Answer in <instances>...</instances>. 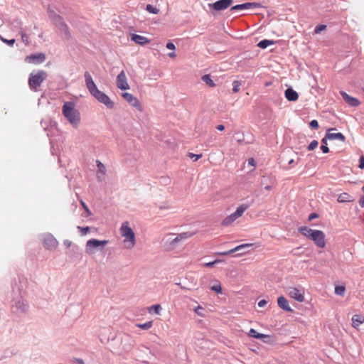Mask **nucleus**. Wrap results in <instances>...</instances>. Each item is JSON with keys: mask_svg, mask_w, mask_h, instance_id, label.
Listing matches in <instances>:
<instances>
[{"mask_svg": "<svg viewBox=\"0 0 364 364\" xmlns=\"http://www.w3.org/2000/svg\"><path fill=\"white\" fill-rule=\"evenodd\" d=\"M85 85L90 95L97 100L100 103L104 104L108 109H112L114 103L108 95L99 90L96 84L89 72L85 73Z\"/></svg>", "mask_w": 364, "mask_h": 364, "instance_id": "obj_1", "label": "nucleus"}, {"mask_svg": "<svg viewBox=\"0 0 364 364\" xmlns=\"http://www.w3.org/2000/svg\"><path fill=\"white\" fill-rule=\"evenodd\" d=\"M63 114L74 129L78 128L81 122L80 112L72 102H65L63 105Z\"/></svg>", "mask_w": 364, "mask_h": 364, "instance_id": "obj_2", "label": "nucleus"}, {"mask_svg": "<svg viewBox=\"0 0 364 364\" xmlns=\"http://www.w3.org/2000/svg\"><path fill=\"white\" fill-rule=\"evenodd\" d=\"M298 230L301 234L313 240L318 247L323 248L326 246L325 234L323 231L313 230L307 226H301Z\"/></svg>", "mask_w": 364, "mask_h": 364, "instance_id": "obj_3", "label": "nucleus"}, {"mask_svg": "<svg viewBox=\"0 0 364 364\" xmlns=\"http://www.w3.org/2000/svg\"><path fill=\"white\" fill-rule=\"evenodd\" d=\"M120 234L124 238V245L126 248L132 249L136 244L135 234L133 230L130 228L128 221L122 223L120 228Z\"/></svg>", "mask_w": 364, "mask_h": 364, "instance_id": "obj_4", "label": "nucleus"}, {"mask_svg": "<svg viewBox=\"0 0 364 364\" xmlns=\"http://www.w3.org/2000/svg\"><path fill=\"white\" fill-rule=\"evenodd\" d=\"M47 77V73L43 70L31 73L28 80L30 90L33 92L38 91L39 87Z\"/></svg>", "mask_w": 364, "mask_h": 364, "instance_id": "obj_5", "label": "nucleus"}, {"mask_svg": "<svg viewBox=\"0 0 364 364\" xmlns=\"http://www.w3.org/2000/svg\"><path fill=\"white\" fill-rule=\"evenodd\" d=\"M249 208L248 205L242 204L237 208V210L232 214L225 217L221 222L223 226H228L232 224L236 219L242 215L244 212Z\"/></svg>", "mask_w": 364, "mask_h": 364, "instance_id": "obj_6", "label": "nucleus"}, {"mask_svg": "<svg viewBox=\"0 0 364 364\" xmlns=\"http://www.w3.org/2000/svg\"><path fill=\"white\" fill-rule=\"evenodd\" d=\"M116 342H120L119 345V350L127 352L131 350L133 345V340L128 334H120L116 339Z\"/></svg>", "mask_w": 364, "mask_h": 364, "instance_id": "obj_7", "label": "nucleus"}, {"mask_svg": "<svg viewBox=\"0 0 364 364\" xmlns=\"http://www.w3.org/2000/svg\"><path fill=\"white\" fill-rule=\"evenodd\" d=\"M108 243V240H99L97 239L89 240L85 245V252L88 255H92L95 252V250L97 248L103 249L104 247Z\"/></svg>", "mask_w": 364, "mask_h": 364, "instance_id": "obj_8", "label": "nucleus"}, {"mask_svg": "<svg viewBox=\"0 0 364 364\" xmlns=\"http://www.w3.org/2000/svg\"><path fill=\"white\" fill-rule=\"evenodd\" d=\"M233 0H218L214 3L208 4V6L212 14L213 11H220L228 9L232 5Z\"/></svg>", "mask_w": 364, "mask_h": 364, "instance_id": "obj_9", "label": "nucleus"}, {"mask_svg": "<svg viewBox=\"0 0 364 364\" xmlns=\"http://www.w3.org/2000/svg\"><path fill=\"white\" fill-rule=\"evenodd\" d=\"M289 296L299 302L304 301V291L296 287H289L287 289Z\"/></svg>", "mask_w": 364, "mask_h": 364, "instance_id": "obj_10", "label": "nucleus"}, {"mask_svg": "<svg viewBox=\"0 0 364 364\" xmlns=\"http://www.w3.org/2000/svg\"><path fill=\"white\" fill-rule=\"evenodd\" d=\"M46 60V55L43 53H38L27 55L25 61L28 63L41 64Z\"/></svg>", "mask_w": 364, "mask_h": 364, "instance_id": "obj_11", "label": "nucleus"}, {"mask_svg": "<svg viewBox=\"0 0 364 364\" xmlns=\"http://www.w3.org/2000/svg\"><path fill=\"white\" fill-rule=\"evenodd\" d=\"M117 87L122 90L129 89L124 70H122L117 77Z\"/></svg>", "mask_w": 364, "mask_h": 364, "instance_id": "obj_12", "label": "nucleus"}, {"mask_svg": "<svg viewBox=\"0 0 364 364\" xmlns=\"http://www.w3.org/2000/svg\"><path fill=\"white\" fill-rule=\"evenodd\" d=\"M262 7V4L258 2H246L241 4H237L231 7L230 11H239L243 9H251Z\"/></svg>", "mask_w": 364, "mask_h": 364, "instance_id": "obj_13", "label": "nucleus"}, {"mask_svg": "<svg viewBox=\"0 0 364 364\" xmlns=\"http://www.w3.org/2000/svg\"><path fill=\"white\" fill-rule=\"evenodd\" d=\"M122 97L125 100L129 102L132 107L136 108L139 111H142V107L136 97L132 94L128 92H124Z\"/></svg>", "mask_w": 364, "mask_h": 364, "instance_id": "obj_14", "label": "nucleus"}, {"mask_svg": "<svg viewBox=\"0 0 364 364\" xmlns=\"http://www.w3.org/2000/svg\"><path fill=\"white\" fill-rule=\"evenodd\" d=\"M43 243L46 248L53 250L58 246V242L51 234H47L43 237Z\"/></svg>", "mask_w": 364, "mask_h": 364, "instance_id": "obj_15", "label": "nucleus"}, {"mask_svg": "<svg viewBox=\"0 0 364 364\" xmlns=\"http://www.w3.org/2000/svg\"><path fill=\"white\" fill-rule=\"evenodd\" d=\"M341 95L345 100V102L348 104L351 107H358L360 105V101L358 99L350 96L348 94L345 92L344 91H341Z\"/></svg>", "mask_w": 364, "mask_h": 364, "instance_id": "obj_16", "label": "nucleus"}, {"mask_svg": "<svg viewBox=\"0 0 364 364\" xmlns=\"http://www.w3.org/2000/svg\"><path fill=\"white\" fill-rule=\"evenodd\" d=\"M335 129H330L326 132V138L328 139V140H338L340 141L344 142L346 140L345 136L341 132H337V133H332L331 131L334 130Z\"/></svg>", "mask_w": 364, "mask_h": 364, "instance_id": "obj_17", "label": "nucleus"}, {"mask_svg": "<svg viewBox=\"0 0 364 364\" xmlns=\"http://www.w3.org/2000/svg\"><path fill=\"white\" fill-rule=\"evenodd\" d=\"M277 304L279 308L282 309L287 311V312H292L293 310L291 308V306L289 304L288 300L283 296H281L278 297L277 299Z\"/></svg>", "mask_w": 364, "mask_h": 364, "instance_id": "obj_18", "label": "nucleus"}, {"mask_svg": "<svg viewBox=\"0 0 364 364\" xmlns=\"http://www.w3.org/2000/svg\"><path fill=\"white\" fill-rule=\"evenodd\" d=\"M14 308L16 309V311L18 313H25L28 309V305L27 302L23 299L18 300L16 302L14 305Z\"/></svg>", "mask_w": 364, "mask_h": 364, "instance_id": "obj_19", "label": "nucleus"}, {"mask_svg": "<svg viewBox=\"0 0 364 364\" xmlns=\"http://www.w3.org/2000/svg\"><path fill=\"white\" fill-rule=\"evenodd\" d=\"M132 41L135 42L136 44L144 46L145 44L149 43L150 40H149L145 36L138 35V34H132L131 37Z\"/></svg>", "mask_w": 364, "mask_h": 364, "instance_id": "obj_20", "label": "nucleus"}, {"mask_svg": "<svg viewBox=\"0 0 364 364\" xmlns=\"http://www.w3.org/2000/svg\"><path fill=\"white\" fill-rule=\"evenodd\" d=\"M284 95H285V97L289 101H291V102L296 101L299 98V95H298L297 92H296L291 87L287 88L285 90Z\"/></svg>", "mask_w": 364, "mask_h": 364, "instance_id": "obj_21", "label": "nucleus"}, {"mask_svg": "<svg viewBox=\"0 0 364 364\" xmlns=\"http://www.w3.org/2000/svg\"><path fill=\"white\" fill-rule=\"evenodd\" d=\"M97 166L98 168L97 173V178L99 181H101L104 179V176L106 173V167L100 161H97Z\"/></svg>", "mask_w": 364, "mask_h": 364, "instance_id": "obj_22", "label": "nucleus"}, {"mask_svg": "<svg viewBox=\"0 0 364 364\" xmlns=\"http://www.w3.org/2000/svg\"><path fill=\"white\" fill-rule=\"evenodd\" d=\"M252 246V244H249V243H246V244H242V245H240L228 251H225V252H218V255H230L233 252H235L237 251H239L242 249H244V248H246V247H250Z\"/></svg>", "mask_w": 364, "mask_h": 364, "instance_id": "obj_23", "label": "nucleus"}, {"mask_svg": "<svg viewBox=\"0 0 364 364\" xmlns=\"http://www.w3.org/2000/svg\"><path fill=\"white\" fill-rule=\"evenodd\" d=\"M364 323V316L360 314H355L352 317V326L358 328L359 326Z\"/></svg>", "mask_w": 364, "mask_h": 364, "instance_id": "obj_24", "label": "nucleus"}, {"mask_svg": "<svg viewBox=\"0 0 364 364\" xmlns=\"http://www.w3.org/2000/svg\"><path fill=\"white\" fill-rule=\"evenodd\" d=\"M187 233H181L176 236L174 238H170L168 242H169L170 245L173 247H175L178 243V242L187 238Z\"/></svg>", "mask_w": 364, "mask_h": 364, "instance_id": "obj_25", "label": "nucleus"}, {"mask_svg": "<svg viewBox=\"0 0 364 364\" xmlns=\"http://www.w3.org/2000/svg\"><path fill=\"white\" fill-rule=\"evenodd\" d=\"M60 31L65 36L66 38H70V33L68 25L64 22L60 23V26L58 27Z\"/></svg>", "mask_w": 364, "mask_h": 364, "instance_id": "obj_26", "label": "nucleus"}, {"mask_svg": "<svg viewBox=\"0 0 364 364\" xmlns=\"http://www.w3.org/2000/svg\"><path fill=\"white\" fill-rule=\"evenodd\" d=\"M202 80L210 87H215V83L210 74H205L202 76Z\"/></svg>", "mask_w": 364, "mask_h": 364, "instance_id": "obj_27", "label": "nucleus"}, {"mask_svg": "<svg viewBox=\"0 0 364 364\" xmlns=\"http://www.w3.org/2000/svg\"><path fill=\"white\" fill-rule=\"evenodd\" d=\"M52 21L56 27H59L60 23H64L63 18L55 14L52 16Z\"/></svg>", "mask_w": 364, "mask_h": 364, "instance_id": "obj_28", "label": "nucleus"}, {"mask_svg": "<svg viewBox=\"0 0 364 364\" xmlns=\"http://www.w3.org/2000/svg\"><path fill=\"white\" fill-rule=\"evenodd\" d=\"M210 289L217 294H222V287L219 281H215V284L210 287Z\"/></svg>", "mask_w": 364, "mask_h": 364, "instance_id": "obj_29", "label": "nucleus"}, {"mask_svg": "<svg viewBox=\"0 0 364 364\" xmlns=\"http://www.w3.org/2000/svg\"><path fill=\"white\" fill-rule=\"evenodd\" d=\"M274 43V42L273 41L264 39L259 41L257 46L261 48H267L269 46L273 45Z\"/></svg>", "mask_w": 364, "mask_h": 364, "instance_id": "obj_30", "label": "nucleus"}, {"mask_svg": "<svg viewBox=\"0 0 364 364\" xmlns=\"http://www.w3.org/2000/svg\"><path fill=\"white\" fill-rule=\"evenodd\" d=\"M19 34L21 35V40L23 41V43L26 45V46H28L29 45L30 43V40H29V37L28 36L27 33H26L23 31H19Z\"/></svg>", "mask_w": 364, "mask_h": 364, "instance_id": "obj_31", "label": "nucleus"}, {"mask_svg": "<svg viewBox=\"0 0 364 364\" xmlns=\"http://www.w3.org/2000/svg\"><path fill=\"white\" fill-rule=\"evenodd\" d=\"M161 310V306L160 304H155V305L151 306L149 308V312L151 314L152 313V311H154V312L156 314H160Z\"/></svg>", "mask_w": 364, "mask_h": 364, "instance_id": "obj_32", "label": "nucleus"}, {"mask_svg": "<svg viewBox=\"0 0 364 364\" xmlns=\"http://www.w3.org/2000/svg\"><path fill=\"white\" fill-rule=\"evenodd\" d=\"M349 198L350 196L348 193H343L338 196V201L340 203L349 202L350 200Z\"/></svg>", "mask_w": 364, "mask_h": 364, "instance_id": "obj_33", "label": "nucleus"}, {"mask_svg": "<svg viewBox=\"0 0 364 364\" xmlns=\"http://www.w3.org/2000/svg\"><path fill=\"white\" fill-rule=\"evenodd\" d=\"M146 10L149 13L153 14H157L159 13V9L156 7H154L151 4H147L146 6Z\"/></svg>", "mask_w": 364, "mask_h": 364, "instance_id": "obj_34", "label": "nucleus"}, {"mask_svg": "<svg viewBox=\"0 0 364 364\" xmlns=\"http://www.w3.org/2000/svg\"><path fill=\"white\" fill-rule=\"evenodd\" d=\"M346 288L344 286L339 285L335 287V294L339 296H343Z\"/></svg>", "mask_w": 364, "mask_h": 364, "instance_id": "obj_35", "label": "nucleus"}, {"mask_svg": "<svg viewBox=\"0 0 364 364\" xmlns=\"http://www.w3.org/2000/svg\"><path fill=\"white\" fill-rule=\"evenodd\" d=\"M152 326H153L152 321H147L144 323L136 324L137 327H139V328L144 329V330L149 329Z\"/></svg>", "mask_w": 364, "mask_h": 364, "instance_id": "obj_36", "label": "nucleus"}, {"mask_svg": "<svg viewBox=\"0 0 364 364\" xmlns=\"http://www.w3.org/2000/svg\"><path fill=\"white\" fill-rule=\"evenodd\" d=\"M241 86V82L238 80H235L232 82V92L234 93H237L240 90V87Z\"/></svg>", "mask_w": 364, "mask_h": 364, "instance_id": "obj_37", "label": "nucleus"}, {"mask_svg": "<svg viewBox=\"0 0 364 364\" xmlns=\"http://www.w3.org/2000/svg\"><path fill=\"white\" fill-rule=\"evenodd\" d=\"M258 339H262L265 343H269L271 342V336L264 333H260Z\"/></svg>", "mask_w": 364, "mask_h": 364, "instance_id": "obj_38", "label": "nucleus"}, {"mask_svg": "<svg viewBox=\"0 0 364 364\" xmlns=\"http://www.w3.org/2000/svg\"><path fill=\"white\" fill-rule=\"evenodd\" d=\"M258 339H262L265 343H269L271 342V336L264 333H260Z\"/></svg>", "mask_w": 364, "mask_h": 364, "instance_id": "obj_39", "label": "nucleus"}, {"mask_svg": "<svg viewBox=\"0 0 364 364\" xmlns=\"http://www.w3.org/2000/svg\"><path fill=\"white\" fill-rule=\"evenodd\" d=\"M258 339H262L265 343H269L271 342V336L264 333H260Z\"/></svg>", "mask_w": 364, "mask_h": 364, "instance_id": "obj_40", "label": "nucleus"}, {"mask_svg": "<svg viewBox=\"0 0 364 364\" xmlns=\"http://www.w3.org/2000/svg\"><path fill=\"white\" fill-rule=\"evenodd\" d=\"M260 333H258L255 329L251 328L249 331L248 336L255 338H259Z\"/></svg>", "mask_w": 364, "mask_h": 364, "instance_id": "obj_41", "label": "nucleus"}, {"mask_svg": "<svg viewBox=\"0 0 364 364\" xmlns=\"http://www.w3.org/2000/svg\"><path fill=\"white\" fill-rule=\"evenodd\" d=\"M318 142L317 140H313L307 146V149L309 151L314 150L318 146Z\"/></svg>", "mask_w": 364, "mask_h": 364, "instance_id": "obj_42", "label": "nucleus"}, {"mask_svg": "<svg viewBox=\"0 0 364 364\" xmlns=\"http://www.w3.org/2000/svg\"><path fill=\"white\" fill-rule=\"evenodd\" d=\"M0 39L2 42H4V43H6L11 46H12L16 41L15 39H10V40L6 39L4 37H2L1 35H0Z\"/></svg>", "mask_w": 364, "mask_h": 364, "instance_id": "obj_43", "label": "nucleus"}, {"mask_svg": "<svg viewBox=\"0 0 364 364\" xmlns=\"http://www.w3.org/2000/svg\"><path fill=\"white\" fill-rule=\"evenodd\" d=\"M188 156L191 159H193V161H196L199 160L200 158H202L203 154H195L193 153H188Z\"/></svg>", "mask_w": 364, "mask_h": 364, "instance_id": "obj_44", "label": "nucleus"}, {"mask_svg": "<svg viewBox=\"0 0 364 364\" xmlns=\"http://www.w3.org/2000/svg\"><path fill=\"white\" fill-rule=\"evenodd\" d=\"M326 28V25H318L316 26L315 29H314V33H321L322 31L325 30Z\"/></svg>", "mask_w": 364, "mask_h": 364, "instance_id": "obj_45", "label": "nucleus"}, {"mask_svg": "<svg viewBox=\"0 0 364 364\" xmlns=\"http://www.w3.org/2000/svg\"><path fill=\"white\" fill-rule=\"evenodd\" d=\"M309 126L311 129H317L318 128V122L316 119H313L310 122Z\"/></svg>", "mask_w": 364, "mask_h": 364, "instance_id": "obj_46", "label": "nucleus"}, {"mask_svg": "<svg viewBox=\"0 0 364 364\" xmlns=\"http://www.w3.org/2000/svg\"><path fill=\"white\" fill-rule=\"evenodd\" d=\"M222 261L220 259H215L213 262H207L204 264L206 267H213L215 264L220 263Z\"/></svg>", "mask_w": 364, "mask_h": 364, "instance_id": "obj_47", "label": "nucleus"}, {"mask_svg": "<svg viewBox=\"0 0 364 364\" xmlns=\"http://www.w3.org/2000/svg\"><path fill=\"white\" fill-rule=\"evenodd\" d=\"M77 228L81 231V233L83 235H86L87 233V232L89 231V230H90L89 227H80V226H78Z\"/></svg>", "mask_w": 364, "mask_h": 364, "instance_id": "obj_48", "label": "nucleus"}, {"mask_svg": "<svg viewBox=\"0 0 364 364\" xmlns=\"http://www.w3.org/2000/svg\"><path fill=\"white\" fill-rule=\"evenodd\" d=\"M166 47L168 50H176V46L172 42L167 43Z\"/></svg>", "mask_w": 364, "mask_h": 364, "instance_id": "obj_49", "label": "nucleus"}, {"mask_svg": "<svg viewBox=\"0 0 364 364\" xmlns=\"http://www.w3.org/2000/svg\"><path fill=\"white\" fill-rule=\"evenodd\" d=\"M81 205L83 207V208L85 209V210L87 212V213L90 215H91V212L90 210V209L88 208L87 205L85 204V203L84 201H81Z\"/></svg>", "mask_w": 364, "mask_h": 364, "instance_id": "obj_50", "label": "nucleus"}, {"mask_svg": "<svg viewBox=\"0 0 364 364\" xmlns=\"http://www.w3.org/2000/svg\"><path fill=\"white\" fill-rule=\"evenodd\" d=\"M359 162H360L359 168L361 169H363L364 168V156H361L360 157Z\"/></svg>", "mask_w": 364, "mask_h": 364, "instance_id": "obj_51", "label": "nucleus"}, {"mask_svg": "<svg viewBox=\"0 0 364 364\" xmlns=\"http://www.w3.org/2000/svg\"><path fill=\"white\" fill-rule=\"evenodd\" d=\"M321 149L322 151V152L323 154H327L329 152V149L328 147L327 146V145H321Z\"/></svg>", "mask_w": 364, "mask_h": 364, "instance_id": "obj_52", "label": "nucleus"}, {"mask_svg": "<svg viewBox=\"0 0 364 364\" xmlns=\"http://www.w3.org/2000/svg\"><path fill=\"white\" fill-rule=\"evenodd\" d=\"M203 307H201L200 306H198L197 307H196L194 309V311L198 314V315H201V312L200 311L203 310Z\"/></svg>", "mask_w": 364, "mask_h": 364, "instance_id": "obj_53", "label": "nucleus"}, {"mask_svg": "<svg viewBox=\"0 0 364 364\" xmlns=\"http://www.w3.org/2000/svg\"><path fill=\"white\" fill-rule=\"evenodd\" d=\"M267 301L265 299H262L258 302L259 307H263L267 304Z\"/></svg>", "mask_w": 364, "mask_h": 364, "instance_id": "obj_54", "label": "nucleus"}, {"mask_svg": "<svg viewBox=\"0 0 364 364\" xmlns=\"http://www.w3.org/2000/svg\"><path fill=\"white\" fill-rule=\"evenodd\" d=\"M318 214L315 213H313L309 215V220L311 221L316 218H318Z\"/></svg>", "mask_w": 364, "mask_h": 364, "instance_id": "obj_55", "label": "nucleus"}, {"mask_svg": "<svg viewBox=\"0 0 364 364\" xmlns=\"http://www.w3.org/2000/svg\"><path fill=\"white\" fill-rule=\"evenodd\" d=\"M63 244L67 247H70L72 245V242L70 240H64Z\"/></svg>", "mask_w": 364, "mask_h": 364, "instance_id": "obj_56", "label": "nucleus"}, {"mask_svg": "<svg viewBox=\"0 0 364 364\" xmlns=\"http://www.w3.org/2000/svg\"><path fill=\"white\" fill-rule=\"evenodd\" d=\"M248 164L251 166H255V159L253 158H250L248 159Z\"/></svg>", "mask_w": 364, "mask_h": 364, "instance_id": "obj_57", "label": "nucleus"}, {"mask_svg": "<svg viewBox=\"0 0 364 364\" xmlns=\"http://www.w3.org/2000/svg\"><path fill=\"white\" fill-rule=\"evenodd\" d=\"M359 205L362 207V208H364V196L362 197L361 198H360L359 200Z\"/></svg>", "mask_w": 364, "mask_h": 364, "instance_id": "obj_58", "label": "nucleus"}, {"mask_svg": "<svg viewBox=\"0 0 364 364\" xmlns=\"http://www.w3.org/2000/svg\"><path fill=\"white\" fill-rule=\"evenodd\" d=\"M328 139L326 138V135L325 136V137H323L322 139H321V143H322V145H327V140Z\"/></svg>", "mask_w": 364, "mask_h": 364, "instance_id": "obj_59", "label": "nucleus"}, {"mask_svg": "<svg viewBox=\"0 0 364 364\" xmlns=\"http://www.w3.org/2000/svg\"><path fill=\"white\" fill-rule=\"evenodd\" d=\"M216 128H217V129H218V130H219V131H223V130H224V129H225V127H224V125H223V124H220V125H218Z\"/></svg>", "mask_w": 364, "mask_h": 364, "instance_id": "obj_60", "label": "nucleus"}, {"mask_svg": "<svg viewBox=\"0 0 364 364\" xmlns=\"http://www.w3.org/2000/svg\"><path fill=\"white\" fill-rule=\"evenodd\" d=\"M76 361H77V363H79V364H84V363H84V360H83L82 358H77V359H76Z\"/></svg>", "mask_w": 364, "mask_h": 364, "instance_id": "obj_61", "label": "nucleus"}, {"mask_svg": "<svg viewBox=\"0 0 364 364\" xmlns=\"http://www.w3.org/2000/svg\"><path fill=\"white\" fill-rule=\"evenodd\" d=\"M168 56H169L170 58H174V57H176V53H175V52L169 53H168Z\"/></svg>", "mask_w": 364, "mask_h": 364, "instance_id": "obj_62", "label": "nucleus"}, {"mask_svg": "<svg viewBox=\"0 0 364 364\" xmlns=\"http://www.w3.org/2000/svg\"><path fill=\"white\" fill-rule=\"evenodd\" d=\"M264 189H265V190H267V191H270V190L272 189V186H271L267 185V186H266L264 187Z\"/></svg>", "mask_w": 364, "mask_h": 364, "instance_id": "obj_63", "label": "nucleus"}, {"mask_svg": "<svg viewBox=\"0 0 364 364\" xmlns=\"http://www.w3.org/2000/svg\"><path fill=\"white\" fill-rule=\"evenodd\" d=\"M294 159H290V160L288 161V164H292L294 163Z\"/></svg>", "mask_w": 364, "mask_h": 364, "instance_id": "obj_64", "label": "nucleus"}]
</instances>
